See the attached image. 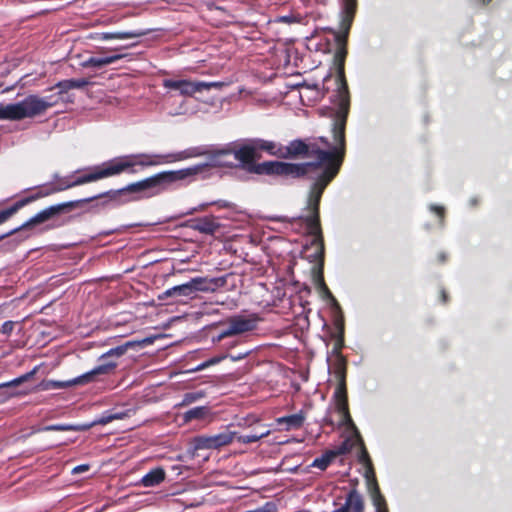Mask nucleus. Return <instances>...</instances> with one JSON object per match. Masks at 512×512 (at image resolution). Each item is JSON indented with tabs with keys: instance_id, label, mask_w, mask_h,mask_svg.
<instances>
[{
	"instance_id": "1",
	"label": "nucleus",
	"mask_w": 512,
	"mask_h": 512,
	"mask_svg": "<svg viewBox=\"0 0 512 512\" xmlns=\"http://www.w3.org/2000/svg\"><path fill=\"white\" fill-rule=\"evenodd\" d=\"M348 113L349 100L344 89L340 94V109L337 110L334 119L333 137L336 142L335 146H332L324 137L313 140L296 139L287 146H281L274 142L272 156L280 158L305 156L314 159L304 163L313 165L308 169V178L313 183L310 187L307 202V210L310 214L306 216V224L309 233L315 237L314 243L318 245L322 256L324 254V242L320 228L319 205L324 190L336 177L342 165L345 154V127Z\"/></svg>"
},
{
	"instance_id": "2",
	"label": "nucleus",
	"mask_w": 512,
	"mask_h": 512,
	"mask_svg": "<svg viewBox=\"0 0 512 512\" xmlns=\"http://www.w3.org/2000/svg\"><path fill=\"white\" fill-rule=\"evenodd\" d=\"M209 164L203 163V164H197L191 167H187L180 170H171V171H164L160 172L158 174H155L151 177H148L144 180L131 183L127 185L126 187L118 190V191H107L104 193H101L99 195L80 199V200H74L73 202H80L78 205L73 206L65 211H62V213L69 212L75 208H78L82 206L85 203L92 202L96 199L103 198V197H110L115 198L117 193H137L139 194L135 199H144V198H151L154 196H157L164 191L172 188L176 183L178 182H191L195 180L196 176L205 172L209 168ZM61 214V212L59 213Z\"/></svg>"
},
{
	"instance_id": "3",
	"label": "nucleus",
	"mask_w": 512,
	"mask_h": 512,
	"mask_svg": "<svg viewBox=\"0 0 512 512\" xmlns=\"http://www.w3.org/2000/svg\"><path fill=\"white\" fill-rule=\"evenodd\" d=\"M205 152L198 147L190 148L184 151H180L174 154L168 155H129L124 157L115 158L111 161L103 163L106 178L114 175H118L129 168L136 165L148 167L156 166L163 163H171L175 161H181L188 158L204 155Z\"/></svg>"
},
{
	"instance_id": "4",
	"label": "nucleus",
	"mask_w": 512,
	"mask_h": 512,
	"mask_svg": "<svg viewBox=\"0 0 512 512\" xmlns=\"http://www.w3.org/2000/svg\"><path fill=\"white\" fill-rule=\"evenodd\" d=\"M357 0H341V23L340 31L333 32L335 40L338 44V49L335 54L336 61L338 62V73L340 79V86L337 90L336 104L340 109V94L345 89L348 100L350 101L348 86L344 77V62L347 56V40L348 35L356 14Z\"/></svg>"
},
{
	"instance_id": "5",
	"label": "nucleus",
	"mask_w": 512,
	"mask_h": 512,
	"mask_svg": "<svg viewBox=\"0 0 512 512\" xmlns=\"http://www.w3.org/2000/svg\"><path fill=\"white\" fill-rule=\"evenodd\" d=\"M55 102L29 95L24 100L13 104H0V120L17 121L42 115Z\"/></svg>"
},
{
	"instance_id": "6",
	"label": "nucleus",
	"mask_w": 512,
	"mask_h": 512,
	"mask_svg": "<svg viewBox=\"0 0 512 512\" xmlns=\"http://www.w3.org/2000/svg\"><path fill=\"white\" fill-rule=\"evenodd\" d=\"M312 164H296L281 161H266L253 165L250 172L259 175H277L292 178L308 177V169Z\"/></svg>"
},
{
	"instance_id": "7",
	"label": "nucleus",
	"mask_w": 512,
	"mask_h": 512,
	"mask_svg": "<svg viewBox=\"0 0 512 512\" xmlns=\"http://www.w3.org/2000/svg\"><path fill=\"white\" fill-rule=\"evenodd\" d=\"M333 372L338 381V386L334 392L336 409L342 417V422L346 425L354 427L348 408V396L346 387V363L343 358H339L336 360L333 366Z\"/></svg>"
},
{
	"instance_id": "8",
	"label": "nucleus",
	"mask_w": 512,
	"mask_h": 512,
	"mask_svg": "<svg viewBox=\"0 0 512 512\" xmlns=\"http://www.w3.org/2000/svg\"><path fill=\"white\" fill-rule=\"evenodd\" d=\"M274 149V142L264 139H250L245 144L241 145L234 151V157L236 160L244 165H250V169L253 167L254 160L260 157L259 151H265L272 155Z\"/></svg>"
},
{
	"instance_id": "9",
	"label": "nucleus",
	"mask_w": 512,
	"mask_h": 512,
	"mask_svg": "<svg viewBox=\"0 0 512 512\" xmlns=\"http://www.w3.org/2000/svg\"><path fill=\"white\" fill-rule=\"evenodd\" d=\"M116 365L117 364L115 362H108V363L99 365V366L95 367L94 369H92L91 371L84 373L83 375L78 376L69 381L50 380L44 384L43 389H62V388H67V387H71V386H76V385H85V384L96 381L97 377L100 375H106V374L111 373L116 368Z\"/></svg>"
},
{
	"instance_id": "10",
	"label": "nucleus",
	"mask_w": 512,
	"mask_h": 512,
	"mask_svg": "<svg viewBox=\"0 0 512 512\" xmlns=\"http://www.w3.org/2000/svg\"><path fill=\"white\" fill-rule=\"evenodd\" d=\"M260 318L257 314H251L249 316L235 315L228 319V327L226 330L221 332L218 336L213 337V343H219L227 337H231L238 334H243L256 329Z\"/></svg>"
},
{
	"instance_id": "11",
	"label": "nucleus",
	"mask_w": 512,
	"mask_h": 512,
	"mask_svg": "<svg viewBox=\"0 0 512 512\" xmlns=\"http://www.w3.org/2000/svg\"><path fill=\"white\" fill-rule=\"evenodd\" d=\"M79 203L80 202H65V203H60L57 205L50 206V207L42 210L38 214H36L34 217H32L31 219L26 221L20 227L15 228L5 234L0 235V241L5 239L6 237H9V236L17 233L18 231L26 230V229L32 228L35 225L44 223V222L48 221L49 219H51L52 217L58 215L60 212L65 211L73 206H76Z\"/></svg>"
},
{
	"instance_id": "12",
	"label": "nucleus",
	"mask_w": 512,
	"mask_h": 512,
	"mask_svg": "<svg viewBox=\"0 0 512 512\" xmlns=\"http://www.w3.org/2000/svg\"><path fill=\"white\" fill-rule=\"evenodd\" d=\"M236 437V432L224 430L215 435H199L192 439L195 450H219L230 445Z\"/></svg>"
},
{
	"instance_id": "13",
	"label": "nucleus",
	"mask_w": 512,
	"mask_h": 512,
	"mask_svg": "<svg viewBox=\"0 0 512 512\" xmlns=\"http://www.w3.org/2000/svg\"><path fill=\"white\" fill-rule=\"evenodd\" d=\"M163 86L167 89L177 90L183 96L191 97L197 92L209 90L212 87H221L222 84L219 82H193L189 80L165 79L163 80Z\"/></svg>"
},
{
	"instance_id": "14",
	"label": "nucleus",
	"mask_w": 512,
	"mask_h": 512,
	"mask_svg": "<svg viewBox=\"0 0 512 512\" xmlns=\"http://www.w3.org/2000/svg\"><path fill=\"white\" fill-rule=\"evenodd\" d=\"M106 178V174L104 171L103 164L101 166H96L91 169L89 172L84 173L83 175L76 177L74 180L70 181L68 178H62L52 183L54 185L56 192H60L71 187L79 186L82 184L94 182L100 179Z\"/></svg>"
},
{
	"instance_id": "15",
	"label": "nucleus",
	"mask_w": 512,
	"mask_h": 512,
	"mask_svg": "<svg viewBox=\"0 0 512 512\" xmlns=\"http://www.w3.org/2000/svg\"><path fill=\"white\" fill-rule=\"evenodd\" d=\"M226 282L225 276L217 278L196 277L190 280L193 295L198 291L213 292L217 288L225 286Z\"/></svg>"
},
{
	"instance_id": "16",
	"label": "nucleus",
	"mask_w": 512,
	"mask_h": 512,
	"mask_svg": "<svg viewBox=\"0 0 512 512\" xmlns=\"http://www.w3.org/2000/svg\"><path fill=\"white\" fill-rule=\"evenodd\" d=\"M221 225L214 216H205L192 221L191 228L203 234L213 235Z\"/></svg>"
},
{
	"instance_id": "17",
	"label": "nucleus",
	"mask_w": 512,
	"mask_h": 512,
	"mask_svg": "<svg viewBox=\"0 0 512 512\" xmlns=\"http://www.w3.org/2000/svg\"><path fill=\"white\" fill-rule=\"evenodd\" d=\"M150 30H133V31H119V32H105L97 35L99 40H110V39H132L139 38L147 35Z\"/></svg>"
},
{
	"instance_id": "18",
	"label": "nucleus",
	"mask_w": 512,
	"mask_h": 512,
	"mask_svg": "<svg viewBox=\"0 0 512 512\" xmlns=\"http://www.w3.org/2000/svg\"><path fill=\"white\" fill-rule=\"evenodd\" d=\"M57 193L55 190L54 185L50 184L49 186L42 187L36 194L28 196L26 198H23L16 203H14L11 208L13 209L14 213L16 214L22 207L29 204L30 202L37 200L42 197H46L48 195Z\"/></svg>"
},
{
	"instance_id": "19",
	"label": "nucleus",
	"mask_w": 512,
	"mask_h": 512,
	"mask_svg": "<svg viewBox=\"0 0 512 512\" xmlns=\"http://www.w3.org/2000/svg\"><path fill=\"white\" fill-rule=\"evenodd\" d=\"M192 296H193V293H192V288H191V284L189 281L187 283L177 285L170 289H167L166 291H164L162 294H160L158 296V300L163 301V300L167 299L168 297L181 298V297H192Z\"/></svg>"
},
{
	"instance_id": "20",
	"label": "nucleus",
	"mask_w": 512,
	"mask_h": 512,
	"mask_svg": "<svg viewBox=\"0 0 512 512\" xmlns=\"http://www.w3.org/2000/svg\"><path fill=\"white\" fill-rule=\"evenodd\" d=\"M363 511V499L361 495L356 491L352 490L349 492L345 505L336 510L335 512H362Z\"/></svg>"
},
{
	"instance_id": "21",
	"label": "nucleus",
	"mask_w": 512,
	"mask_h": 512,
	"mask_svg": "<svg viewBox=\"0 0 512 512\" xmlns=\"http://www.w3.org/2000/svg\"><path fill=\"white\" fill-rule=\"evenodd\" d=\"M123 57L124 55L122 54H113L104 57H90L82 63V66L85 68H102L122 59Z\"/></svg>"
},
{
	"instance_id": "22",
	"label": "nucleus",
	"mask_w": 512,
	"mask_h": 512,
	"mask_svg": "<svg viewBox=\"0 0 512 512\" xmlns=\"http://www.w3.org/2000/svg\"><path fill=\"white\" fill-rule=\"evenodd\" d=\"M305 420L304 412L300 411L299 413L280 417L276 419L278 425H285V430L289 431L292 429H299L302 427Z\"/></svg>"
},
{
	"instance_id": "23",
	"label": "nucleus",
	"mask_w": 512,
	"mask_h": 512,
	"mask_svg": "<svg viewBox=\"0 0 512 512\" xmlns=\"http://www.w3.org/2000/svg\"><path fill=\"white\" fill-rule=\"evenodd\" d=\"M166 473L163 468H155L144 475L141 479V485L144 487H154L165 480Z\"/></svg>"
},
{
	"instance_id": "24",
	"label": "nucleus",
	"mask_w": 512,
	"mask_h": 512,
	"mask_svg": "<svg viewBox=\"0 0 512 512\" xmlns=\"http://www.w3.org/2000/svg\"><path fill=\"white\" fill-rule=\"evenodd\" d=\"M211 415V410L208 406H198L186 411L183 415L185 422L192 420H203Z\"/></svg>"
},
{
	"instance_id": "25",
	"label": "nucleus",
	"mask_w": 512,
	"mask_h": 512,
	"mask_svg": "<svg viewBox=\"0 0 512 512\" xmlns=\"http://www.w3.org/2000/svg\"><path fill=\"white\" fill-rule=\"evenodd\" d=\"M89 85V81L85 78L68 79L58 82L55 87L60 89V93H65L71 89H81Z\"/></svg>"
},
{
	"instance_id": "26",
	"label": "nucleus",
	"mask_w": 512,
	"mask_h": 512,
	"mask_svg": "<svg viewBox=\"0 0 512 512\" xmlns=\"http://www.w3.org/2000/svg\"><path fill=\"white\" fill-rule=\"evenodd\" d=\"M360 445V455H359V461L363 463L367 467V474L372 473L373 474V468H372V462L370 460L369 454L364 446V443L362 439L360 438L359 434H357V438L355 440Z\"/></svg>"
},
{
	"instance_id": "27",
	"label": "nucleus",
	"mask_w": 512,
	"mask_h": 512,
	"mask_svg": "<svg viewBox=\"0 0 512 512\" xmlns=\"http://www.w3.org/2000/svg\"><path fill=\"white\" fill-rule=\"evenodd\" d=\"M335 458L336 457L334 455V452H332V450H329L325 452L321 457L316 458L313 461L312 466L319 468L321 470H325Z\"/></svg>"
},
{
	"instance_id": "28",
	"label": "nucleus",
	"mask_w": 512,
	"mask_h": 512,
	"mask_svg": "<svg viewBox=\"0 0 512 512\" xmlns=\"http://www.w3.org/2000/svg\"><path fill=\"white\" fill-rule=\"evenodd\" d=\"M133 346H134L133 342H126L125 344L117 346L115 348H112L109 351H107L106 353H104L101 356V359L108 358V357L119 358L127 352L128 348L133 347Z\"/></svg>"
},
{
	"instance_id": "29",
	"label": "nucleus",
	"mask_w": 512,
	"mask_h": 512,
	"mask_svg": "<svg viewBox=\"0 0 512 512\" xmlns=\"http://www.w3.org/2000/svg\"><path fill=\"white\" fill-rule=\"evenodd\" d=\"M269 434H270V430H265L264 433H254L251 435H242V436L236 435L235 439H237L238 442H240V443L249 444V443L257 442L260 439L267 437Z\"/></svg>"
},
{
	"instance_id": "30",
	"label": "nucleus",
	"mask_w": 512,
	"mask_h": 512,
	"mask_svg": "<svg viewBox=\"0 0 512 512\" xmlns=\"http://www.w3.org/2000/svg\"><path fill=\"white\" fill-rule=\"evenodd\" d=\"M205 396V393L202 391L197 392H189L186 393L183 397L181 405H189Z\"/></svg>"
},
{
	"instance_id": "31",
	"label": "nucleus",
	"mask_w": 512,
	"mask_h": 512,
	"mask_svg": "<svg viewBox=\"0 0 512 512\" xmlns=\"http://www.w3.org/2000/svg\"><path fill=\"white\" fill-rule=\"evenodd\" d=\"M352 446L353 444L349 440H345L341 445L333 449L332 452H334L335 457L344 455L352 449Z\"/></svg>"
},
{
	"instance_id": "32",
	"label": "nucleus",
	"mask_w": 512,
	"mask_h": 512,
	"mask_svg": "<svg viewBox=\"0 0 512 512\" xmlns=\"http://www.w3.org/2000/svg\"><path fill=\"white\" fill-rule=\"evenodd\" d=\"M32 375H33V372L27 373V374L20 376L10 382L1 384L0 387L18 386L21 383H23L24 381L28 380Z\"/></svg>"
},
{
	"instance_id": "33",
	"label": "nucleus",
	"mask_w": 512,
	"mask_h": 512,
	"mask_svg": "<svg viewBox=\"0 0 512 512\" xmlns=\"http://www.w3.org/2000/svg\"><path fill=\"white\" fill-rule=\"evenodd\" d=\"M374 504L377 506L378 510L381 511L382 506H385V499L380 494L379 488L377 485H375L374 488Z\"/></svg>"
},
{
	"instance_id": "34",
	"label": "nucleus",
	"mask_w": 512,
	"mask_h": 512,
	"mask_svg": "<svg viewBox=\"0 0 512 512\" xmlns=\"http://www.w3.org/2000/svg\"><path fill=\"white\" fill-rule=\"evenodd\" d=\"M430 209L439 217L440 226H443L445 218V208L443 206L432 205Z\"/></svg>"
},
{
	"instance_id": "35",
	"label": "nucleus",
	"mask_w": 512,
	"mask_h": 512,
	"mask_svg": "<svg viewBox=\"0 0 512 512\" xmlns=\"http://www.w3.org/2000/svg\"><path fill=\"white\" fill-rule=\"evenodd\" d=\"M16 325V322L14 321H6L2 324V326L0 327V333L6 335V336H9L13 330H14V327Z\"/></svg>"
},
{
	"instance_id": "36",
	"label": "nucleus",
	"mask_w": 512,
	"mask_h": 512,
	"mask_svg": "<svg viewBox=\"0 0 512 512\" xmlns=\"http://www.w3.org/2000/svg\"><path fill=\"white\" fill-rule=\"evenodd\" d=\"M226 358H228V354H222L220 356L213 357V358L209 359L208 361H206L205 363H203L197 370L208 367L210 365L217 364Z\"/></svg>"
},
{
	"instance_id": "37",
	"label": "nucleus",
	"mask_w": 512,
	"mask_h": 512,
	"mask_svg": "<svg viewBox=\"0 0 512 512\" xmlns=\"http://www.w3.org/2000/svg\"><path fill=\"white\" fill-rule=\"evenodd\" d=\"M209 205H216L218 206L219 208H225V209H233L234 208V204L231 203V202H228V201H225V200H218V201H214V202H211L209 203ZM208 206V204L206 205H203L202 206V209L204 207Z\"/></svg>"
},
{
	"instance_id": "38",
	"label": "nucleus",
	"mask_w": 512,
	"mask_h": 512,
	"mask_svg": "<svg viewBox=\"0 0 512 512\" xmlns=\"http://www.w3.org/2000/svg\"><path fill=\"white\" fill-rule=\"evenodd\" d=\"M14 214L11 207L0 211V225L8 221Z\"/></svg>"
},
{
	"instance_id": "39",
	"label": "nucleus",
	"mask_w": 512,
	"mask_h": 512,
	"mask_svg": "<svg viewBox=\"0 0 512 512\" xmlns=\"http://www.w3.org/2000/svg\"><path fill=\"white\" fill-rule=\"evenodd\" d=\"M71 429H73V427L69 426V425H50V426L45 427L43 430H45V431H50V430L66 431V430H71Z\"/></svg>"
},
{
	"instance_id": "40",
	"label": "nucleus",
	"mask_w": 512,
	"mask_h": 512,
	"mask_svg": "<svg viewBox=\"0 0 512 512\" xmlns=\"http://www.w3.org/2000/svg\"><path fill=\"white\" fill-rule=\"evenodd\" d=\"M112 421H113V417L111 416V414H107V415L101 416L99 419L94 421V424L106 425Z\"/></svg>"
},
{
	"instance_id": "41",
	"label": "nucleus",
	"mask_w": 512,
	"mask_h": 512,
	"mask_svg": "<svg viewBox=\"0 0 512 512\" xmlns=\"http://www.w3.org/2000/svg\"><path fill=\"white\" fill-rule=\"evenodd\" d=\"M250 354L249 351H246V352H243V353H238L236 355H233V354H228V358H230L232 361H239V360H242L244 358H246L248 355Z\"/></svg>"
},
{
	"instance_id": "42",
	"label": "nucleus",
	"mask_w": 512,
	"mask_h": 512,
	"mask_svg": "<svg viewBox=\"0 0 512 512\" xmlns=\"http://www.w3.org/2000/svg\"><path fill=\"white\" fill-rule=\"evenodd\" d=\"M129 414H130V411H125V412H119V413H111V416L113 417V421H114V420L124 419V418L128 417Z\"/></svg>"
},
{
	"instance_id": "43",
	"label": "nucleus",
	"mask_w": 512,
	"mask_h": 512,
	"mask_svg": "<svg viewBox=\"0 0 512 512\" xmlns=\"http://www.w3.org/2000/svg\"><path fill=\"white\" fill-rule=\"evenodd\" d=\"M89 469V466L86 465V464H83V465H79V466H76L73 470H72V473L73 474H79L81 472H84V471H87Z\"/></svg>"
},
{
	"instance_id": "44",
	"label": "nucleus",
	"mask_w": 512,
	"mask_h": 512,
	"mask_svg": "<svg viewBox=\"0 0 512 512\" xmlns=\"http://www.w3.org/2000/svg\"><path fill=\"white\" fill-rule=\"evenodd\" d=\"M448 259V255L446 252H439L437 255V261L440 264H444Z\"/></svg>"
},
{
	"instance_id": "45",
	"label": "nucleus",
	"mask_w": 512,
	"mask_h": 512,
	"mask_svg": "<svg viewBox=\"0 0 512 512\" xmlns=\"http://www.w3.org/2000/svg\"><path fill=\"white\" fill-rule=\"evenodd\" d=\"M440 297L443 304H446L448 302V293L446 292L445 289H441Z\"/></svg>"
},
{
	"instance_id": "46",
	"label": "nucleus",
	"mask_w": 512,
	"mask_h": 512,
	"mask_svg": "<svg viewBox=\"0 0 512 512\" xmlns=\"http://www.w3.org/2000/svg\"><path fill=\"white\" fill-rule=\"evenodd\" d=\"M491 2H492V0H477V3L482 6H486V5L490 4Z\"/></svg>"
},
{
	"instance_id": "47",
	"label": "nucleus",
	"mask_w": 512,
	"mask_h": 512,
	"mask_svg": "<svg viewBox=\"0 0 512 512\" xmlns=\"http://www.w3.org/2000/svg\"><path fill=\"white\" fill-rule=\"evenodd\" d=\"M234 346H236V342H232V343H230V344L227 346V349L232 348V347H234Z\"/></svg>"
},
{
	"instance_id": "48",
	"label": "nucleus",
	"mask_w": 512,
	"mask_h": 512,
	"mask_svg": "<svg viewBox=\"0 0 512 512\" xmlns=\"http://www.w3.org/2000/svg\"><path fill=\"white\" fill-rule=\"evenodd\" d=\"M217 163H218L219 165H228V163H227V162H222V161H217Z\"/></svg>"
},
{
	"instance_id": "49",
	"label": "nucleus",
	"mask_w": 512,
	"mask_h": 512,
	"mask_svg": "<svg viewBox=\"0 0 512 512\" xmlns=\"http://www.w3.org/2000/svg\"><path fill=\"white\" fill-rule=\"evenodd\" d=\"M225 153H226L225 151H222V152L218 153V154L216 155V157H220L221 155H224Z\"/></svg>"
},
{
	"instance_id": "50",
	"label": "nucleus",
	"mask_w": 512,
	"mask_h": 512,
	"mask_svg": "<svg viewBox=\"0 0 512 512\" xmlns=\"http://www.w3.org/2000/svg\"><path fill=\"white\" fill-rule=\"evenodd\" d=\"M319 278H320V282H321V284H322L323 286H325V284H324V282H323V278H322V276H320Z\"/></svg>"
}]
</instances>
